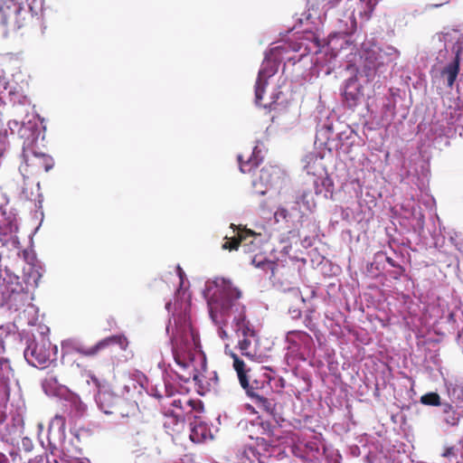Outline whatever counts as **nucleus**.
I'll return each mask as SVG.
<instances>
[{
	"label": "nucleus",
	"instance_id": "f257e3e1",
	"mask_svg": "<svg viewBox=\"0 0 463 463\" xmlns=\"http://www.w3.org/2000/svg\"><path fill=\"white\" fill-rule=\"evenodd\" d=\"M189 298L185 291H177L175 312L165 327L176 368H172L170 364L165 367V363L158 364L164 371V384L151 386L148 390V393L158 400L174 395L176 389L171 382L179 380L188 383L197 378L196 360L203 359V353L199 335L191 322Z\"/></svg>",
	"mask_w": 463,
	"mask_h": 463
},
{
	"label": "nucleus",
	"instance_id": "f03ea898",
	"mask_svg": "<svg viewBox=\"0 0 463 463\" xmlns=\"http://www.w3.org/2000/svg\"><path fill=\"white\" fill-rule=\"evenodd\" d=\"M203 295L207 301L209 315L217 326L220 338H228L225 326H231L238 337V345L241 354L253 360L256 356V333L253 326L247 319L246 307L240 301L241 290L229 279H216L205 282Z\"/></svg>",
	"mask_w": 463,
	"mask_h": 463
},
{
	"label": "nucleus",
	"instance_id": "7ed1b4c3",
	"mask_svg": "<svg viewBox=\"0 0 463 463\" xmlns=\"http://www.w3.org/2000/svg\"><path fill=\"white\" fill-rule=\"evenodd\" d=\"M281 47L278 46L272 48L269 54H266L265 59L259 71L258 77L255 83V103L258 106L269 109H277L282 105L283 96L282 91L273 90V91L265 97L266 89L269 85V80L272 78L278 71L279 57L281 53Z\"/></svg>",
	"mask_w": 463,
	"mask_h": 463
},
{
	"label": "nucleus",
	"instance_id": "20e7f679",
	"mask_svg": "<svg viewBox=\"0 0 463 463\" xmlns=\"http://www.w3.org/2000/svg\"><path fill=\"white\" fill-rule=\"evenodd\" d=\"M400 52L391 46L380 47L376 44H364L361 58L363 71L368 80L386 72L389 64L398 59Z\"/></svg>",
	"mask_w": 463,
	"mask_h": 463
},
{
	"label": "nucleus",
	"instance_id": "39448f33",
	"mask_svg": "<svg viewBox=\"0 0 463 463\" xmlns=\"http://www.w3.org/2000/svg\"><path fill=\"white\" fill-rule=\"evenodd\" d=\"M130 446L137 463H151L160 455L156 436L146 426L141 427L132 435Z\"/></svg>",
	"mask_w": 463,
	"mask_h": 463
},
{
	"label": "nucleus",
	"instance_id": "423d86ee",
	"mask_svg": "<svg viewBox=\"0 0 463 463\" xmlns=\"http://www.w3.org/2000/svg\"><path fill=\"white\" fill-rule=\"evenodd\" d=\"M287 183L286 174L276 165H266L261 168L259 176L253 179L254 193L264 195L270 191L280 193Z\"/></svg>",
	"mask_w": 463,
	"mask_h": 463
},
{
	"label": "nucleus",
	"instance_id": "0eeeda50",
	"mask_svg": "<svg viewBox=\"0 0 463 463\" xmlns=\"http://www.w3.org/2000/svg\"><path fill=\"white\" fill-rule=\"evenodd\" d=\"M112 345H118L122 350H126L128 342L124 335H118L106 337L99 341L93 346L88 347L85 346L80 340L71 338L64 340L61 344V347L62 350L66 351L67 353L74 351L85 356H93L101 350Z\"/></svg>",
	"mask_w": 463,
	"mask_h": 463
},
{
	"label": "nucleus",
	"instance_id": "6e6552de",
	"mask_svg": "<svg viewBox=\"0 0 463 463\" xmlns=\"http://www.w3.org/2000/svg\"><path fill=\"white\" fill-rule=\"evenodd\" d=\"M16 117L17 118L8 121V128L11 134L17 132L19 137L24 139L23 146H33L40 135L38 117L33 113H29V117H26V114Z\"/></svg>",
	"mask_w": 463,
	"mask_h": 463
},
{
	"label": "nucleus",
	"instance_id": "1a4fd4ad",
	"mask_svg": "<svg viewBox=\"0 0 463 463\" xmlns=\"http://www.w3.org/2000/svg\"><path fill=\"white\" fill-rule=\"evenodd\" d=\"M462 50L451 49L452 59L443 66L436 65L431 71L432 80L438 87L451 88L457 79L459 70L460 53Z\"/></svg>",
	"mask_w": 463,
	"mask_h": 463
},
{
	"label": "nucleus",
	"instance_id": "9d476101",
	"mask_svg": "<svg viewBox=\"0 0 463 463\" xmlns=\"http://www.w3.org/2000/svg\"><path fill=\"white\" fill-rule=\"evenodd\" d=\"M22 156L24 164L20 165L19 171L21 172L24 177L26 176V174H29L27 168H32V171L30 173L33 174L37 173L41 169H43L45 172H48L54 165V162L52 156L45 155L43 153L36 152L33 148V146H23Z\"/></svg>",
	"mask_w": 463,
	"mask_h": 463
},
{
	"label": "nucleus",
	"instance_id": "9b49d317",
	"mask_svg": "<svg viewBox=\"0 0 463 463\" xmlns=\"http://www.w3.org/2000/svg\"><path fill=\"white\" fill-rule=\"evenodd\" d=\"M50 345L45 339L41 342L31 340L24 352V359L34 367H44L50 361Z\"/></svg>",
	"mask_w": 463,
	"mask_h": 463
},
{
	"label": "nucleus",
	"instance_id": "f8f14e48",
	"mask_svg": "<svg viewBox=\"0 0 463 463\" xmlns=\"http://www.w3.org/2000/svg\"><path fill=\"white\" fill-rule=\"evenodd\" d=\"M0 5V23L12 30L21 27L20 14L23 11L22 0H3Z\"/></svg>",
	"mask_w": 463,
	"mask_h": 463
},
{
	"label": "nucleus",
	"instance_id": "ddd939ff",
	"mask_svg": "<svg viewBox=\"0 0 463 463\" xmlns=\"http://www.w3.org/2000/svg\"><path fill=\"white\" fill-rule=\"evenodd\" d=\"M49 445L53 449L65 450V420L56 415L50 422L48 430Z\"/></svg>",
	"mask_w": 463,
	"mask_h": 463
},
{
	"label": "nucleus",
	"instance_id": "4468645a",
	"mask_svg": "<svg viewBox=\"0 0 463 463\" xmlns=\"http://www.w3.org/2000/svg\"><path fill=\"white\" fill-rule=\"evenodd\" d=\"M261 243L260 235H257L252 232H247L245 235L240 236V241H227L222 244L224 250H237L239 247L242 248L246 253L255 252L260 249Z\"/></svg>",
	"mask_w": 463,
	"mask_h": 463
},
{
	"label": "nucleus",
	"instance_id": "2eb2a0df",
	"mask_svg": "<svg viewBox=\"0 0 463 463\" xmlns=\"http://www.w3.org/2000/svg\"><path fill=\"white\" fill-rule=\"evenodd\" d=\"M241 387L252 401L260 399V397L265 395L270 389L269 380H268L265 375L250 380L247 378V383L245 385H241Z\"/></svg>",
	"mask_w": 463,
	"mask_h": 463
},
{
	"label": "nucleus",
	"instance_id": "dca6fc26",
	"mask_svg": "<svg viewBox=\"0 0 463 463\" xmlns=\"http://www.w3.org/2000/svg\"><path fill=\"white\" fill-rule=\"evenodd\" d=\"M444 118L447 127L441 130V134L447 135L451 131L463 130V108L459 106L449 107L444 114Z\"/></svg>",
	"mask_w": 463,
	"mask_h": 463
},
{
	"label": "nucleus",
	"instance_id": "f3484780",
	"mask_svg": "<svg viewBox=\"0 0 463 463\" xmlns=\"http://www.w3.org/2000/svg\"><path fill=\"white\" fill-rule=\"evenodd\" d=\"M343 95L349 108H354L360 102L363 97L362 87L355 76L345 80Z\"/></svg>",
	"mask_w": 463,
	"mask_h": 463
},
{
	"label": "nucleus",
	"instance_id": "a211bd4d",
	"mask_svg": "<svg viewBox=\"0 0 463 463\" xmlns=\"http://www.w3.org/2000/svg\"><path fill=\"white\" fill-rule=\"evenodd\" d=\"M42 387L46 395L63 400L69 395L70 390L63 384L59 383L57 377L48 374L42 382Z\"/></svg>",
	"mask_w": 463,
	"mask_h": 463
},
{
	"label": "nucleus",
	"instance_id": "6ab92c4d",
	"mask_svg": "<svg viewBox=\"0 0 463 463\" xmlns=\"http://www.w3.org/2000/svg\"><path fill=\"white\" fill-rule=\"evenodd\" d=\"M263 150L257 144L250 156L238 155V162L241 173H250L254 167H257L263 160Z\"/></svg>",
	"mask_w": 463,
	"mask_h": 463
},
{
	"label": "nucleus",
	"instance_id": "aec40b11",
	"mask_svg": "<svg viewBox=\"0 0 463 463\" xmlns=\"http://www.w3.org/2000/svg\"><path fill=\"white\" fill-rule=\"evenodd\" d=\"M7 94L10 102L13 104V113L15 116H23L24 114H26V117H29L31 102L27 97L19 91H13L11 90Z\"/></svg>",
	"mask_w": 463,
	"mask_h": 463
},
{
	"label": "nucleus",
	"instance_id": "412c9836",
	"mask_svg": "<svg viewBox=\"0 0 463 463\" xmlns=\"http://www.w3.org/2000/svg\"><path fill=\"white\" fill-rule=\"evenodd\" d=\"M190 439L194 443L203 442L208 436L210 430L205 422L200 418L194 417L189 423Z\"/></svg>",
	"mask_w": 463,
	"mask_h": 463
},
{
	"label": "nucleus",
	"instance_id": "4be33fe9",
	"mask_svg": "<svg viewBox=\"0 0 463 463\" xmlns=\"http://www.w3.org/2000/svg\"><path fill=\"white\" fill-rule=\"evenodd\" d=\"M286 341L289 344L288 349L295 352L302 345L307 346L312 337L304 331L293 330L287 333Z\"/></svg>",
	"mask_w": 463,
	"mask_h": 463
},
{
	"label": "nucleus",
	"instance_id": "5701e85b",
	"mask_svg": "<svg viewBox=\"0 0 463 463\" xmlns=\"http://www.w3.org/2000/svg\"><path fill=\"white\" fill-rule=\"evenodd\" d=\"M253 402L259 410L266 412L277 423L283 420L278 404L273 400L268 399L263 395L260 399H256Z\"/></svg>",
	"mask_w": 463,
	"mask_h": 463
},
{
	"label": "nucleus",
	"instance_id": "b1692460",
	"mask_svg": "<svg viewBox=\"0 0 463 463\" xmlns=\"http://www.w3.org/2000/svg\"><path fill=\"white\" fill-rule=\"evenodd\" d=\"M96 402L99 409L105 414H113L115 412L116 403L118 398L109 392H99L96 395Z\"/></svg>",
	"mask_w": 463,
	"mask_h": 463
},
{
	"label": "nucleus",
	"instance_id": "393cba45",
	"mask_svg": "<svg viewBox=\"0 0 463 463\" xmlns=\"http://www.w3.org/2000/svg\"><path fill=\"white\" fill-rule=\"evenodd\" d=\"M446 52L449 49H461L460 59L463 61V33L458 30H450L442 36Z\"/></svg>",
	"mask_w": 463,
	"mask_h": 463
},
{
	"label": "nucleus",
	"instance_id": "a878e982",
	"mask_svg": "<svg viewBox=\"0 0 463 463\" xmlns=\"http://www.w3.org/2000/svg\"><path fill=\"white\" fill-rule=\"evenodd\" d=\"M313 184L317 195H323L325 198L333 196L334 183L328 175L316 178Z\"/></svg>",
	"mask_w": 463,
	"mask_h": 463
},
{
	"label": "nucleus",
	"instance_id": "bb28decb",
	"mask_svg": "<svg viewBox=\"0 0 463 463\" xmlns=\"http://www.w3.org/2000/svg\"><path fill=\"white\" fill-rule=\"evenodd\" d=\"M184 416L182 411H172L165 415V420L164 426L165 429L172 430L173 432H181L184 428Z\"/></svg>",
	"mask_w": 463,
	"mask_h": 463
},
{
	"label": "nucleus",
	"instance_id": "cd10ccee",
	"mask_svg": "<svg viewBox=\"0 0 463 463\" xmlns=\"http://www.w3.org/2000/svg\"><path fill=\"white\" fill-rule=\"evenodd\" d=\"M63 400L66 402L64 406L69 408L71 412L73 413L75 417H81L85 414L87 406L82 402L77 394L70 391L69 395L66 396Z\"/></svg>",
	"mask_w": 463,
	"mask_h": 463
},
{
	"label": "nucleus",
	"instance_id": "c85d7f7f",
	"mask_svg": "<svg viewBox=\"0 0 463 463\" xmlns=\"http://www.w3.org/2000/svg\"><path fill=\"white\" fill-rule=\"evenodd\" d=\"M449 398L456 402H463V379L456 378L446 383Z\"/></svg>",
	"mask_w": 463,
	"mask_h": 463
},
{
	"label": "nucleus",
	"instance_id": "c756f323",
	"mask_svg": "<svg viewBox=\"0 0 463 463\" xmlns=\"http://www.w3.org/2000/svg\"><path fill=\"white\" fill-rule=\"evenodd\" d=\"M296 203L306 211L311 212L316 207V201L311 190L299 191L296 196Z\"/></svg>",
	"mask_w": 463,
	"mask_h": 463
},
{
	"label": "nucleus",
	"instance_id": "7c9ffc66",
	"mask_svg": "<svg viewBox=\"0 0 463 463\" xmlns=\"http://www.w3.org/2000/svg\"><path fill=\"white\" fill-rule=\"evenodd\" d=\"M30 298L25 306L17 312L19 313V317L23 316L26 319L28 325L33 326L38 320V307L31 303L33 299L31 295Z\"/></svg>",
	"mask_w": 463,
	"mask_h": 463
},
{
	"label": "nucleus",
	"instance_id": "2f4dec72",
	"mask_svg": "<svg viewBox=\"0 0 463 463\" xmlns=\"http://www.w3.org/2000/svg\"><path fill=\"white\" fill-rule=\"evenodd\" d=\"M379 0H359L354 13L356 12L361 18L369 20Z\"/></svg>",
	"mask_w": 463,
	"mask_h": 463
},
{
	"label": "nucleus",
	"instance_id": "473e14b6",
	"mask_svg": "<svg viewBox=\"0 0 463 463\" xmlns=\"http://www.w3.org/2000/svg\"><path fill=\"white\" fill-rule=\"evenodd\" d=\"M0 377L3 379L6 387H9L12 382L18 384V380L14 377V370L10 365L9 360L3 357L0 359Z\"/></svg>",
	"mask_w": 463,
	"mask_h": 463
},
{
	"label": "nucleus",
	"instance_id": "72a5a7b5",
	"mask_svg": "<svg viewBox=\"0 0 463 463\" xmlns=\"http://www.w3.org/2000/svg\"><path fill=\"white\" fill-rule=\"evenodd\" d=\"M225 354H229L233 359V367L237 372L238 378L241 385H245L247 383V375L244 371V362L241 360L233 352L229 350V345H225Z\"/></svg>",
	"mask_w": 463,
	"mask_h": 463
},
{
	"label": "nucleus",
	"instance_id": "f704fd0d",
	"mask_svg": "<svg viewBox=\"0 0 463 463\" xmlns=\"http://www.w3.org/2000/svg\"><path fill=\"white\" fill-rule=\"evenodd\" d=\"M443 421L449 426H456L459 421V413L449 404H443Z\"/></svg>",
	"mask_w": 463,
	"mask_h": 463
},
{
	"label": "nucleus",
	"instance_id": "c9c22d12",
	"mask_svg": "<svg viewBox=\"0 0 463 463\" xmlns=\"http://www.w3.org/2000/svg\"><path fill=\"white\" fill-rule=\"evenodd\" d=\"M442 456L450 461H455V463H463V445L447 448Z\"/></svg>",
	"mask_w": 463,
	"mask_h": 463
},
{
	"label": "nucleus",
	"instance_id": "e433bc0d",
	"mask_svg": "<svg viewBox=\"0 0 463 463\" xmlns=\"http://www.w3.org/2000/svg\"><path fill=\"white\" fill-rule=\"evenodd\" d=\"M395 116V103L390 98L384 101L382 109V120L389 124Z\"/></svg>",
	"mask_w": 463,
	"mask_h": 463
},
{
	"label": "nucleus",
	"instance_id": "4c0bfd02",
	"mask_svg": "<svg viewBox=\"0 0 463 463\" xmlns=\"http://www.w3.org/2000/svg\"><path fill=\"white\" fill-rule=\"evenodd\" d=\"M251 264L254 265L257 268H260L262 269H270L271 274L274 275V268L276 266V263L270 260H268L266 258L261 257L258 254H256L251 259Z\"/></svg>",
	"mask_w": 463,
	"mask_h": 463
},
{
	"label": "nucleus",
	"instance_id": "58836bf2",
	"mask_svg": "<svg viewBox=\"0 0 463 463\" xmlns=\"http://www.w3.org/2000/svg\"><path fill=\"white\" fill-rule=\"evenodd\" d=\"M420 402L425 405L437 406L440 404V397L437 392H429L420 397Z\"/></svg>",
	"mask_w": 463,
	"mask_h": 463
},
{
	"label": "nucleus",
	"instance_id": "ea45409f",
	"mask_svg": "<svg viewBox=\"0 0 463 463\" xmlns=\"http://www.w3.org/2000/svg\"><path fill=\"white\" fill-rule=\"evenodd\" d=\"M274 218L277 222H279V221H282V220L288 221V218H289L288 211L283 207H280L275 212Z\"/></svg>",
	"mask_w": 463,
	"mask_h": 463
},
{
	"label": "nucleus",
	"instance_id": "a19ab883",
	"mask_svg": "<svg viewBox=\"0 0 463 463\" xmlns=\"http://www.w3.org/2000/svg\"><path fill=\"white\" fill-rule=\"evenodd\" d=\"M53 463H90V460L86 458H71L68 459L66 458H60L59 460L53 458Z\"/></svg>",
	"mask_w": 463,
	"mask_h": 463
},
{
	"label": "nucleus",
	"instance_id": "79ce46f5",
	"mask_svg": "<svg viewBox=\"0 0 463 463\" xmlns=\"http://www.w3.org/2000/svg\"><path fill=\"white\" fill-rule=\"evenodd\" d=\"M412 215L417 222V225L420 229L424 226V215L421 213L420 208H412Z\"/></svg>",
	"mask_w": 463,
	"mask_h": 463
},
{
	"label": "nucleus",
	"instance_id": "37998d69",
	"mask_svg": "<svg viewBox=\"0 0 463 463\" xmlns=\"http://www.w3.org/2000/svg\"><path fill=\"white\" fill-rule=\"evenodd\" d=\"M40 279L41 274L37 270H33L29 275L27 284L32 285L33 287H37Z\"/></svg>",
	"mask_w": 463,
	"mask_h": 463
},
{
	"label": "nucleus",
	"instance_id": "c03bdc74",
	"mask_svg": "<svg viewBox=\"0 0 463 463\" xmlns=\"http://www.w3.org/2000/svg\"><path fill=\"white\" fill-rule=\"evenodd\" d=\"M7 87L6 82L4 79L0 78V105L4 103V99L5 98Z\"/></svg>",
	"mask_w": 463,
	"mask_h": 463
},
{
	"label": "nucleus",
	"instance_id": "a18cd8bd",
	"mask_svg": "<svg viewBox=\"0 0 463 463\" xmlns=\"http://www.w3.org/2000/svg\"><path fill=\"white\" fill-rule=\"evenodd\" d=\"M22 448L27 452L31 451L33 448L32 439L27 437L23 438Z\"/></svg>",
	"mask_w": 463,
	"mask_h": 463
},
{
	"label": "nucleus",
	"instance_id": "49530a36",
	"mask_svg": "<svg viewBox=\"0 0 463 463\" xmlns=\"http://www.w3.org/2000/svg\"><path fill=\"white\" fill-rule=\"evenodd\" d=\"M172 405L174 407H175L178 411H184V406H183V401L181 399H175L172 402Z\"/></svg>",
	"mask_w": 463,
	"mask_h": 463
},
{
	"label": "nucleus",
	"instance_id": "de8ad7c7",
	"mask_svg": "<svg viewBox=\"0 0 463 463\" xmlns=\"http://www.w3.org/2000/svg\"><path fill=\"white\" fill-rule=\"evenodd\" d=\"M250 454H254V450L253 449L250 448L249 449H245L243 452H242V458H241V463H245V460L244 458L246 459H249L250 460Z\"/></svg>",
	"mask_w": 463,
	"mask_h": 463
},
{
	"label": "nucleus",
	"instance_id": "09e8293b",
	"mask_svg": "<svg viewBox=\"0 0 463 463\" xmlns=\"http://www.w3.org/2000/svg\"><path fill=\"white\" fill-rule=\"evenodd\" d=\"M28 463H53V458L52 459L47 458L46 460L42 458H34V459L30 460Z\"/></svg>",
	"mask_w": 463,
	"mask_h": 463
},
{
	"label": "nucleus",
	"instance_id": "8fccbe9b",
	"mask_svg": "<svg viewBox=\"0 0 463 463\" xmlns=\"http://www.w3.org/2000/svg\"><path fill=\"white\" fill-rule=\"evenodd\" d=\"M289 313L291 314L292 318H298L301 315L300 310L298 308L289 309Z\"/></svg>",
	"mask_w": 463,
	"mask_h": 463
},
{
	"label": "nucleus",
	"instance_id": "3c124183",
	"mask_svg": "<svg viewBox=\"0 0 463 463\" xmlns=\"http://www.w3.org/2000/svg\"><path fill=\"white\" fill-rule=\"evenodd\" d=\"M177 273H178V277L180 279V283L181 285L183 284V279H184V270L181 269L180 266H177Z\"/></svg>",
	"mask_w": 463,
	"mask_h": 463
},
{
	"label": "nucleus",
	"instance_id": "603ef678",
	"mask_svg": "<svg viewBox=\"0 0 463 463\" xmlns=\"http://www.w3.org/2000/svg\"><path fill=\"white\" fill-rule=\"evenodd\" d=\"M342 216L344 219L347 220V221H350V217H349V209H345V210H343L342 212Z\"/></svg>",
	"mask_w": 463,
	"mask_h": 463
},
{
	"label": "nucleus",
	"instance_id": "864d4df0",
	"mask_svg": "<svg viewBox=\"0 0 463 463\" xmlns=\"http://www.w3.org/2000/svg\"><path fill=\"white\" fill-rule=\"evenodd\" d=\"M184 404H185V407L189 408L190 411H192V401L188 400V399H185L184 400Z\"/></svg>",
	"mask_w": 463,
	"mask_h": 463
},
{
	"label": "nucleus",
	"instance_id": "5fc2aeb1",
	"mask_svg": "<svg viewBox=\"0 0 463 463\" xmlns=\"http://www.w3.org/2000/svg\"><path fill=\"white\" fill-rule=\"evenodd\" d=\"M456 246L459 251L463 252V241L457 243Z\"/></svg>",
	"mask_w": 463,
	"mask_h": 463
},
{
	"label": "nucleus",
	"instance_id": "6e6d98bb",
	"mask_svg": "<svg viewBox=\"0 0 463 463\" xmlns=\"http://www.w3.org/2000/svg\"><path fill=\"white\" fill-rule=\"evenodd\" d=\"M23 194H24V197L28 200H33L32 196H30L26 191L25 188H23Z\"/></svg>",
	"mask_w": 463,
	"mask_h": 463
},
{
	"label": "nucleus",
	"instance_id": "4d7b16f0",
	"mask_svg": "<svg viewBox=\"0 0 463 463\" xmlns=\"http://www.w3.org/2000/svg\"><path fill=\"white\" fill-rule=\"evenodd\" d=\"M323 131H328V132H330V131H331V127H326V129H321V130L319 131V134H321Z\"/></svg>",
	"mask_w": 463,
	"mask_h": 463
},
{
	"label": "nucleus",
	"instance_id": "13d9d810",
	"mask_svg": "<svg viewBox=\"0 0 463 463\" xmlns=\"http://www.w3.org/2000/svg\"><path fill=\"white\" fill-rule=\"evenodd\" d=\"M306 168H307V173H308V174H311V173H312V171H311V167H310V165H306Z\"/></svg>",
	"mask_w": 463,
	"mask_h": 463
},
{
	"label": "nucleus",
	"instance_id": "bf43d9fd",
	"mask_svg": "<svg viewBox=\"0 0 463 463\" xmlns=\"http://www.w3.org/2000/svg\"><path fill=\"white\" fill-rule=\"evenodd\" d=\"M37 427H38V429H39V431H42V430H43V424H42V423H38V426H37Z\"/></svg>",
	"mask_w": 463,
	"mask_h": 463
},
{
	"label": "nucleus",
	"instance_id": "052dcab7",
	"mask_svg": "<svg viewBox=\"0 0 463 463\" xmlns=\"http://www.w3.org/2000/svg\"><path fill=\"white\" fill-rule=\"evenodd\" d=\"M171 305H172V304H171V302H168V303H166V305H165V307H166V309H167L168 311L170 310V307H171Z\"/></svg>",
	"mask_w": 463,
	"mask_h": 463
},
{
	"label": "nucleus",
	"instance_id": "680f3d73",
	"mask_svg": "<svg viewBox=\"0 0 463 463\" xmlns=\"http://www.w3.org/2000/svg\"><path fill=\"white\" fill-rule=\"evenodd\" d=\"M13 227L14 228L15 231L17 230V226L14 224V225L11 226V231H13Z\"/></svg>",
	"mask_w": 463,
	"mask_h": 463
},
{
	"label": "nucleus",
	"instance_id": "e2e57ef3",
	"mask_svg": "<svg viewBox=\"0 0 463 463\" xmlns=\"http://www.w3.org/2000/svg\"><path fill=\"white\" fill-rule=\"evenodd\" d=\"M36 187H37V192H39V190H40V184L39 183L36 184Z\"/></svg>",
	"mask_w": 463,
	"mask_h": 463
},
{
	"label": "nucleus",
	"instance_id": "0e129e2a",
	"mask_svg": "<svg viewBox=\"0 0 463 463\" xmlns=\"http://www.w3.org/2000/svg\"><path fill=\"white\" fill-rule=\"evenodd\" d=\"M36 197H39V198H40V197H42V194H41L40 193H38V194H36Z\"/></svg>",
	"mask_w": 463,
	"mask_h": 463
},
{
	"label": "nucleus",
	"instance_id": "69168bd1",
	"mask_svg": "<svg viewBox=\"0 0 463 463\" xmlns=\"http://www.w3.org/2000/svg\"><path fill=\"white\" fill-rule=\"evenodd\" d=\"M441 56H442V53H441V52H439V56L438 57V60H440Z\"/></svg>",
	"mask_w": 463,
	"mask_h": 463
},
{
	"label": "nucleus",
	"instance_id": "338daca9",
	"mask_svg": "<svg viewBox=\"0 0 463 463\" xmlns=\"http://www.w3.org/2000/svg\"><path fill=\"white\" fill-rule=\"evenodd\" d=\"M28 6L30 7V9H33V6H32V4H28Z\"/></svg>",
	"mask_w": 463,
	"mask_h": 463
},
{
	"label": "nucleus",
	"instance_id": "774afa93",
	"mask_svg": "<svg viewBox=\"0 0 463 463\" xmlns=\"http://www.w3.org/2000/svg\"><path fill=\"white\" fill-rule=\"evenodd\" d=\"M388 262H389V263H391L392 266H394V265H393V263L391 261V260H390V259H388Z\"/></svg>",
	"mask_w": 463,
	"mask_h": 463
}]
</instances>
